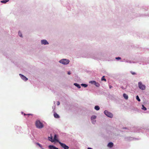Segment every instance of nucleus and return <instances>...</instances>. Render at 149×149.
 <instances>
[{"label": "nucleus", "mask_w": 149, "mask_h": 149, "mask_svg": "<svg viewBox=\"0 0 149 149\" xmlns=\"http://www.w3.org/2000/svg\"><path fill=\"white\" fill-rule=\"evenodd\" d=\"M89 83L91 84H94L95 86L97 87H99L100 85L97 82H96L95 81H89Z\"/></svg>", "instance_id": "obj_6"}, {"label": "nucleus", "mask_w": 149, "mask_h": 149, "mask_svg": "<svg viewBox=\"0 0 149 149\" xmlns=\"http://www.w3.org/2000/svg\"><path fill=\"white\" fill-rule=\"evenodd\" d=\"M18 35L21 37H22V33L21 31H19L18 32Z\"/></svg>", "instance_id": "obj_20"}, {"label": "nucleus", "mask_w": 149, "mask_h": 149, "mask_svg": "<svg viewBox=\"0 0 149 149\" xmlns=\"http://www.w3.org/2000/svg\"><path fill=\"white\" fill-rule=\"evenodd\" d=\"M49 149H59L58 148L56 147L55 146L53 145H49L48 146Z\"/></svg>", "instance_id": "obj_11"}, {"label": "nucleus", "mask_w": 149, "mask_h": 149, "mask_svg": "<svg viewBox=\"0 0 149 149\" xmlns=\"http://www.w3.org/2000/svg\"><path fill=\"white\" fill-rule=\"evenodd\" d=\"M126 62H129L128 61H126ZM129 62L130 63H135L136 62H132V61H130Z\"/></svg>", "instance_id": "obj_26"}, {"label": "nucleus", "mask_w": 149, "mask_h": 149, "mask_svg": "<svg viewBox=\"0 0 149 149\" xmlns=\"http://www.w3.org/2000/svg\"><path fill=\"white\" fill-rule=\"evenodd\" d=\"M97 116L95 115L92 116L91 118V123L93 124H95L96 123V119Z\"/></svg>", "instance_id": "obj_4"}, {"label": "nucleus", "mask_w": 149, "mask_h": 149, "mask_svg": "<svg viewBox=\"0 0 149 149\" xmlns=\"http://www.w3.org/2000/svg\"><path fill=\"white\" fill-rule=\"evenodd\" d=\"M22 113H23V112H22Z\"/></svg>", "instance_id": "obj_34"}, {"label": "nucleus", "mask_w": 149, "mask_h": 149, "mask_svg": "<svg viewBox=\"0 0 149 149\" xmlns=\"http://www.w3.org/2000/svg\"><path fill=\"white\" fill-rule=\"evenodd\" d=\"M40 44L41 45H48L49 42L45 39H42L40 41Z\"/></svg>", "instance_id": "obj_7"}, {"label": "nucleus", "mask_w": 149, "mask_h": 149, "mask_svg": "<svg viewBox=\"0 0 149 149\" xmlns=\"http://www.w3.org/2000/svg\"><path fill=\"white\" fill-rule=\"evenodd\" d=\"M74 85L76 87H77L78 88H81V87L80 85L79 84H78L77 83H74Z\"/></svg>", "instance_id": "obj_13"}, {"label": "nucleus", "mask_w": 149, "mask_h": 149, "mask_svg": "<svg viewBox=\"0 0 149 149\" xmlns=\"http://www.w3.org/2000/svg\"><path fill=\"white\" fill-rule=\"evenodd\" d=\"M138 86L139 88L141 90H144L146 89V86L141 81L138 82Z\"/></svg>", "instance_id": "obj_3"}, {"label": "nucleus", "mask_w": 149, "mask_h": 149, "mask_svg": "<svg viewBox=\"0 0 149 149\" xmlns=\"http://www.w3.org/2000/svg\"><path fill=\"white\" fill-rule=\"evenodd\" d=\"M136 98L138 101L140 102L141 101V100L139 99V97L138 95H137L136 96Z\"/></svg>", "instance_id": "obj_22"}, {"label": "nucleus", "mask_w": 149, "mask_h": 149, "mask_svg": "<svg viewBox=\"0 0 149 149\" xmlns=\"http://www.w3.org/2000/svg\"><path fill=\"white\" fill-rule=\"evenodd\" d=\"M68 74L69 75H70L71 74V72H70L69 71L68 72Z\"/></svg>", "instance_id": "obj_28"}, {"label": "nucleus", "mask_w": 149, "mask_h": 149, "mask_svg": "<svg viewBox=\"0 0 149 149\" xmlns=\"http://www.w3.org/2000/svg\"><path fill=\"white\" fill-rule=\"evenodd\" d=\"M141 109H142L143 110L145 111L147 109L146 108L144 107V106L143 105H142V107L141 108Z\"/></svg>", "instance_id": "obj_21"}, {"label": "nucleus", "mask_w": 149, "mask_h": 149, "mask_svg": "<svg viewBox=\"0 0 149 149\" xmlns=\"http://www.w3.org/2000/svg\"><path fill=\"white\" fill-rule=\"evenodd\" d=\"M81 86H82L84 88H86L88 86V85L86 84H81Z\"/></svg>", "instance_id": "obj_17"}, {"label": "nucleus", "mask_w": 149, "mask_h": 149, "mask_svg": "<svg viewBox=\"0 0 149 149\" xmlns=\"http://www.w3.org/2000/svg\"><path fill=\"white\" fill-rule=\"evenodd\" d=\"M53 140L54 141V142H58L59 143V142H60L59 140L58 139V138L57 136V135L56 134H55L54 135V139H53Z\"/></svg>", "instance_id": "obj_10"}, {"label": "nucleus", "mask_w": 149, "mask_h": 149, "mask_svg": "<svg viewBox=\"0 0 149 149\" xmlns=\"http://www.w3.org/2000/svg\"><path fill=\"white\" fill-rule=\"evenodd\" d=\"M24 115H25L26 114L25 113L24 114Z\"/></svg>", "instance_id": "obj_33"}, {"label": "nucleus", "mask_w": 149, "mask_h": 149, "mask_svg": "<svg viewBox=\"0 0 149 149\" xmlns=\"http://www.w3.org/2000/svg\"><path fill=\"white\" fill-rule=\"evenodd\" d=\"M19 75L21 79L23 81H26L28 80V78L24 75L22 74H19Z\"/></svg>", "instance_id": "obj_9"}, {"label": "nucleus", "mask_w": 149, "mask_h": 149, "mask_svg": "<svg viewBox=\"0 0 149 149\" xmlns=\"http://www.w3.org/2000/svg\"><path fill=\"white\" fill-rule=\"evenodd\" d=\"M58 62L63 65H67L69 63L70 61L67 58H62Z\"/></svg>", "instance_id": "obj_1"}, {"label": "nucleus", "mask_w": 149, "mask_h": 149, "mask_svg": "<svg viewBox=\"0 0 149 149\" xmlns=\"http://www.w3.org/2000/svg\"><path fill=\"white\" fill-rule=\"evenodd\" d=\"M109 88H111V86H109Z\"/></svg>", "instance_id": "obj_32"}, {"label": "nucleus", "mask_w": 149, "mask_h": 149, "mask_svg": "<svg viewBox=\"0 0 149 149\" xmlns=\"http://www.w3.org/2000/svg\"><path fill=\"white\" fill-rule=\"evenodd\" d=\"M113 146V143L112 142L109 143L108 145L107 146L108 147L111 148Z\"/></svg>", "instance_id": "obj_12"}, {"label": "nucleus", "mask_w": 149, "mask_h": 149, "mask_svg": "<svg viewBox=\"0 0 149 149\" xmlns=\"http://www.w3.org/2000/svg\"><path fill=\"white\" fill-rule=\"evenodd\" d=\"M54 116L55 118H59V115L56 113H54Z\"/></svg>", "instance_id": "obj_14"}, {"label": "nucleus", "mask_w": 149, "mask_h": 149, "mask_svg": "<svg viewBox=\"0 0 149 149\" xmlns=\"http://www.w3.org/2000/svg\"><path fill=\"white\" fill-rule=\"evenodd\" d=\"M104 113L109 118H112L113 117L112 114L107 110L104 111Z\"/></svg>", "instance_id": "obj_5"}, {"label": "nucleus", "mask_w": 149, "mask_h": 149, "mask_svg": "<svg viewBox=\"0 0 149 149\" xmlns=\"http://www.w3.org/2000/svg\"><path fill=\"white\" fill-rule=\"evenodd\" d=\"M49 141H50L52 142H54V141L53 140V139H52V137H49Z\"/></svg>", "instance_id": "obj_18"}, {"label": "nucleus", "mask_w": 149, "mask_h": 149, "mask_svg": "<svg viewBox=\"0 0 149 149\" xmlns=\"http://www.w3.org/2000/svg\"><path fill=\"white\" fill-rule=\"evenodd\" d=\"M36 144L40 148H42V146L38 143H36Z\"/></svg>", "instance_id": "obj_23"}, {"label": "nucleus", "mask_w": 149, "mask_h": 149, "mask_svg": "<svg viewBox=\"0 0 149 149\" xmlns=\"http://www.w3.org/2000/svg\"><path fill=\"white\" fill-rule=\"evenodd\" d=\"M41 149H45V148H43L42 147V148H41Z\"/></svg>", "instance_id": "obj_31"}, {"label": "nucleus", "mask_w": 149, "mask_h": 149, "mask_svg": "<svg viewBox=\"0 0 149 149\" xmlns=\"http://www.w3.org/2000/svg\"><path fill=\"white\" fill-rule=\"evenodd\" d=\"M59 143L64 149H69V147L65 144L62 143L61 142H59Z\"/></svg>", "instance_id": "obj_8"}, {"label": "nucleus", "mask_w": 149, "mask_h": 149, "mask_svg": "<svg viewBox=\"0 0 149 149\" xmlns=\"http://www.w3.org/2000/svg\"><path fill=\"white\" fill-rule=\"evenodd\" d=\"M94 109L97 111H98L100 109V107L98 106H95L94 107Z\"/></svg>", "instance_id": "obj_15"}, {"label": "nucleus", "mask_w": 149, "mask_h": 149, "mask_svg": "<svg viewBox=\"0 0 149 149\" xmlns=\"http://www.w3.org/2000/svg\"><path fill=\"white\" fill-rule=\"evenodd\" d=\"M123 96L124 97L126 100H127L128 99V95L125 93H124L123 94Z\"/></svg>", "instance_id": "obj_16"}, {"label": "nucleus", "mask_w": 149, "mask_h": 149, "mask_svg": "<svg viewBox=\"0 0 149 149\" xmlns=\"http://www.w3.org/2000/svg\"><path fill=\"white\" fill-rule=\"evenodd\" d=\"M60 104V102L59 101H58L57 102V104L58 105H59Z\"/></svg>", "instance_id": "obj_27"}, {"label": "nucleus", "mask_w": 149, "mask_h": 149, "mask_svg": "<svg viewBox=\"0 0 149 149\" xmlns=\"http://www.w3.org/2000/svg\"><path fill=\"white\" fill-rule=\"evenodd\" d=\"M35 124L36 127L39 129H41L44 127L42 123L39 120H37Z\"/></svg>", "instance_id": "obj_2"}, {"label": "nucleus", "mask_w": 149, "mask_h": 149, "mask_svg": "<svg viewBox=\"0 0 149 149\" xmlns=\"http://www.w3.org/2000/svg\"><path fill=\"white\" fill-rule=\"evenodd\" d=\"M116 59H117V60H120V59H121V58L120 57H116Z\"/></svg>", "instance_id": "obj_25"}, {"label": "nucleus", "mask_w": 149, "mask_h": 149, "mask_svg": "<svg viewBox=\"0 0 149 149\" xmlns=\"http://www.w3.org/2000/svg\"><path fill=\"white\" fill-rule=\"evenodd\" d=\"M8 1V0H3L1 1V2L2 3H6Z\"/></svg>", "instance_id": "obj_19"}, {"label": "nucleus", "mask_w": 149, "mask_h": 149, "mask_svg": "<svg viewBox=\"0 0 149 149\" xmlns=\"http://www.w3.org/2000/svg\"><path fill=\"white\" fill-rule=\"evenodd\" d=\"M104 76H103L102 78L101 79V80L102 81H106V80L104 78Z\"/></svg>", "instance_id": "obj_24"}, {"label": "nucleus", "mask_w": 149, "mask_h": 149, "mask_svg": "<svg viewBox=\"0 0 149 149\" xmlns=\"http://www.w3.org/2000/svg\"><path fill=\"white\" fill-rule=\"evenodd\" d=\"M88 149H92L90 148H88Z\"/></svg>", "instance_id": "obj_30"}, {"label": "nucleus", "mask_w": 149, "mask_h": 149, "mask_svg": "<svg viewBox=\"0 0 149 149\" xmlns=\"http://www.w3.org/2000/svg\"><path fill=\"white\" fill-rule=\"evenodd\" d=\"M132 73L133 74H135V72H132Z\"/></svg>", "instance_id": "obj_29"}]
</instances>
